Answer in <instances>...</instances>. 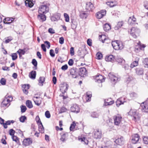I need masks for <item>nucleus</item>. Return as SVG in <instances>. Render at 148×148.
<instances>
[{
  "mask_svg": "<svg viewBox=\"0 0 148 148\" xmlns=\"http://www.w3.org/2000/svg\"><path fill=\"white\" fill-rule=\"evenodd\" d=\"M112 45L114 49L116 50L122 49L124 47L123 43L121 41L119 40L112 41Z\"/></svg>",
  "mask_w": 148,
  "mask_h": 148,
  "instance_id": "f257e3e1",
  "label": "nucleus"
},
{
  "mask_svg": "<svg viewBox=\"0 0 148 148\" xmlns=\"http://www.w3.org/2000/svg\"><path fill=\"white\" fill-rule=\"evenodd\" d=\"M130 113L131 116L133 117V119L135 121H137L140 120V115L137 112L136 110L131 109Z\"/></svg>",
  "mask_w": 148,
  "mask_h": 148,
  "instance_id": "f03ea898",
  "label": "nucleus"
},
{
  "mask_svg": "<svg viewBox=\"0 0 148 148\" xmlns=\"http://www.w3.org/2000/svg\"><path fill=\"white\" fill-rule=\"evenodd\" d=\"M12 99L13 98L11 96L6 95L5 98L1 103V105L6 106L8 105V106H9L10 105V102L12 101Z\"/></svg>",
  "mask_w": 148,
  "mask_h": 148,
  "instance_id": "7ed1b4c3",
  "label": "nucleus"
},
{
  "mask_svg": "<svg viewBox=\"0 0 148 148\" xmlns=\"http://www.w3.org/2000/svg\"><path fill=\"white\" fill-rule=\"evenodd\" d=\"M140 33V29L137 27H133L131 29V35L134 38L139 36Z\"/></svg>",
  "mask_w": 148,
  "mask_h": 148,
  "instance_id": "20e7f679",
  "label": "nucleus"
},
{
  "mask_svg": "<svg viewBox=\"0 0 148 148\" xmlns=\"http://www.w3.org/2000/svg\"><path fill=\"white\" fill-rule=\"evenodd\" d=\"M49 11V8L46 5H42L39 8L38 12L39 14H46Z\"/></svg>",
  "mask_w": 148,
  "mask_h": 148,
  "instance_id": "39448f33",
  "label": "nucleus"
},
{
  "mask_svg": "<svg viewBox=\"0 0 148 148\" xmlns=\"http://www.w3.org/2000/svg\"><path fill=\"white\" fill-rule=\"evenodd\" d=\"M122 117L119 114H117L113 117L114 124L115 125H118L121 121Z\"/></svg>",
  "mask_w": 148,
  "mask_h": 148,
  "instance_id": "423d86ee",
  "label": "nucleus"
},
{
  "mask_svg": "<svg viewBox=\"0 0 148 148\" xmlns=\"http://www.w3.org/2000/svg\"><path fill=\"white\" fill-rule=\"evenodd\" d=\"M141 109L143 112H148V103L147 102H144L142 103L140 105Z\"/></svg>",
  "mask_w": 148,
  "mask_h": 148,
  "instance_id": "0eeeda50",
  "label": "nucleus"
},
{
  "mask_svg": "<svg viewBox=\"0 0 148 148\" xmlns=\"http://www.w3.org/2000/svg\"><path fill=\"white\" fill-rule=\"evenodd\" d=\"M70 110L72 112L78 113L79 112V107L77 105L74 104L71 106Z\"/></svg>",
  "mask_w": 148,
  "mask_h": 148,
  "instance_id": "6e6552de",
  "label": "nucleus"
},
{
  "mask_svg": "<svg viewBox=\"0 0 148 148\" xmlns=\"http://www.w3.org/2000/svg\"><path fill=\"white\" fill-rule=\"evenodd\" d=\"M108 76L111 80L114 82H116L120 80V78L115 76L114 73H110L108 74Z\"/></svg>",
  "mask_w": 148,
  "mask_h": 148,
  "instance_id": "1a4fd4ad",
  "label": "nucleus"
},
{
  "mask_svg": "<svg viewBox=\"0 0 148 148\" xmlns=\"http://www.w3.org/2000/svg\"><path fill=\"white\" fill-rule=\"evenodd\" d=\"M95 81H97L99 83H101L104 82L105 78L104 77L100 74H97L95 76Z\"/></svg>",
  "mask_w": 148,
  "mask_h": 148,
  "instance_id": "9d476101",
  "label": "nucleus"
},
{
  "mask_svg": "<svg viewBox=\"0 0 148 148\" xmlns=\"http://www.w3.org/2000/svg\"><path fill=\"white\" fill-rule=\"evenodd\" d=\"M106 11L105 10H101L96 13V17L98 19H101L106 15Z\"/></svg>",
  "mask_w": 148,
  "mask_h": 148,
  "instance_id": "9b49d317",
  "label": "nucleus"
},
{
  "mask_svg": "<svg viewBox=\"0 0 148 148\" xmlns=\"http://www.w3.org/2000/svg\"><path fill=\"white\" fill-rule=\"evenodd\" d=\"M125 140L123 137L121 136L119 137L114 141L115 143L117 144L121 145L124 144Z\"/></svg>",
  "mask_w": 148,
  "mask_h": 148,
  "instance_id": "f8f14e48",
  "label": "nucleus"
},
{
  "mask_svg": "<svg viewBox=\"0 0 148 148\" xmlns=\"http://www.w3.org/2000/svg\"><path fill=\"white\" fill-rule=\"evenodd\" d=\"M101 131L96 130L94 132L93 136L96 139H99L101 138Z\"/></svg>",
  "mask_w": 148,
  "mask_h": 148,
  "instance_id": "ddd939ff",
  "label": "nucleus"
},
{
  "mask_svg": "<svg viewBox=\"0 0 148 148\" xmlns=\"http://www.w3.org/2000/svg\"><path fill=\"white\" fill-rule=\"evenodd\" d=\"M32 139L30 138H27L24 140L23 144L25 146H28L32 143Z\"/></svg>",
  "mask_w": 148,
  "mask_h": 148,
  "instance_id": "4468645a",
  "label": "nucleus"
},
{
  "mask_svg": "<svg viewBox=\"0 0 148 148\" xmlns=\"http://www.w3.org/2000/svg\"><path fill=\"white\" fill-rule=\"evenodd\" d=\"M125 98L124 97H121L118 99L116 102V105L117 107L119 106L120 105L123 104L125 102Z\"/></svg>",
  "mask_w": 148,
  "mask_h": 148,
  "instance_id": "2eb2a0df",
  "label": "nucleus"
},
{
  "mask_svg": "<svg viewBox=\"0 0 148 148\" xmlns=\"http://www.w3.org/2000/svg\"><path fill=\"white\" fill-rule=\"evenodd\" d=\"M70 73L73 78H76L78 75V72L77 71V69L74 68L71 69L70 70Z\"/></svg>",
  "mask_w": 148,
  "mask_h": 148,
  "instance_id": "dca6fc26",
  "label": "nucleus"
},
{
  "mask_svg": "<svg viewBox=\"0 0 148 148\" xmlns=\"http://www.w3.org/2000/svg\"><path fill=\"white\" fill-rule=\"evenodd\" d=\"M139 139V136L137 134H135L133 135L132 139V143L136 144L137 143Z\"/></svg>",
  "mask_w": 148,
  "mask_h": 148,
  "instance_id": "f3484780",
  "label": "nucleus"
},
{
  "mask_svg": "<svg viewBox=\"0 0 148 148\" xmlns=\"http://www.w3.org/2000/svg\"><path fill=\"white\" fill-rule=\"evenodd\" d=\"M86 9L89 11H92L94 9L93 4L90 2H87L86 4Z\"/></svg>",
  "mask_w": 148,
  "mask_h": 148,
  "instance_id": "a211bd4d",
  "label": "nucleus"
},
{
  "mask_svg": "<svg viewBox=\"0 0 148 148\" xmlns=\"http://www.w3.org/2000/svg\"><path fill=\"white\" fill-rule=\"evenodd\" d=\"M105 60L107 62H113L115 60L114 57L111 55L107 56L105 58Z\"/></svg>",
  "mask_w": 148,
  "mask_h": 148,
  "instance_id": "6ab92c4d",
  "label": "nucleus"
},
{
  "mask_svg": "<svg viewBox=\"0 0 148 148\" xmlns=\"http://www.w3.org/2000/svg\"><path fill=\"white\" fill-rule=\"evenodd\" d=\"M88 15V12H86L81 11L79 12V16L82 18H86Z\"/></svg>",
  "mask_w": 148,
  "mask_h": 148,
  "instance_id": "aec40b11",
  "label": "nucleus"
},
{
  "mask_svg": "<svg viewBox=\"0 0 148 148\" xmlns=\"http://www.w3.org/2000/svg\"><path fill=\"white\" fill-rule=\"evenodd\" d=\"M139 61V58H136V60L134 61L131 64L130 67L133 68L135 66L138 65V61Z\"/></svg>",
  "mask_w": 148,
  "mask_h": 148,
  "instance_id": "412c9836",
  "label": "nucleus"
},
{
  "mask_svg": "<svg viewBox=\"0 0 148 148\" xmlns=\"http://www.w3.org/2000/svg\"><path fill=\"white\" fill-rule=\"evenodd\" d=\"M32 1L33 0H26L25 1V5L30 8L32 7L34 5Z\"/></svg>",
  "mask_w": 148,
  "mask_h": 148,
  "instance_id": "4be33fe9",
  "label": "nucleus"
},
{
  "mask_svg": "<svg viewBox=\"0 0 148 148\" xmlns=\"http://www.w3.org/2000/svg\"><path fill=\"white\" fill-rule=\"evenodd\" d=\"M36 73L35 71H32L29 74V77L31 79H34L36 78Z\"/></svg>",
  "mask_w": 148,
  "mask_h": 148,
  "instance_id": "5701e85b",
  "label": "nucleus"
},
{
  "mask_svg": "<svg viewBox=\"0 0 148 148\" xmlns=\"http://www.w3.org/2000/svg\"><path fill=\"white\" fill-rule=\"evenodd\" d=\"M43 14H41L38 16V19L41 21H44L46 20V16Z\"/></svg>",
  "mask_w": 148,
  "mask_h": 148,
  "instance_id": "b1692460",
  "label": "nucleus"
},
{
  "mask_svg": "<svg viewBox=\"0 0 148 148\" xmlns=\"http://www.w3.org/2000/svg\"><path fill=\"white\" fill-rule=\"evenodd\" d=\"M116 60L119 63L121 64L123 66H124L125 61L124 60L121 58L117 57L116 59Z\"/></svg>",
  "mask_w": 148,
  "mask_h": 148,
  "instance_id": "393cba45",
  "label": "nucleus"
},
{
  "mask_svg": "<svg viewBox=\"0 0 148 148\" xmlns=\"http://www.w3.org/2000/svg\"><path fill=\"white\" fill-rule=\"evenodd\" d=\"M86 72V69L84 67L80 68L79 69V74L81 76H83L85 74Z\"/></svg>",
  "mask_w": 148,
  "mask_h": 148,
  "instance_id": "a878e982",
  "label": "nucleus"
},
{
  "mask_svg": "<svg viewBox=\"0 0 148 148\" xmlns=\"http://www.w3.org/2000/svg\"><path fill=\"white\" fill-rule=\"evenodd\" d=\"M114 103V101L111 99L105 100L104 105L105 106L110 105L113 104Z\"/></svg>",
  "mask_w": 148,
  "mask_h": 148,
  "instance_id": "bb28decb",
  "label": "nucleus"
},
{
  "mask_svg": "<svg viewBox=\"0 0 148 148\" xmlns=\"http://www.w3.org/2000/svg\"><path fill=\"white\" fill-rule=\"evenodd\" d=\"M106 4L110 7H112L116 5V2L115 1H109L106 2Z\"/></svg>",
  "mask_w": 148,
  "mask_h": 148,
  "instance_id": "cd10ccee",
  "label": "nucleus"
},
{
  "mask_svg": "<svg viewBox=\"0 0 148 148\" xmlns=\"http://www.w3.org/2000/svg\"><path fill=\"white\" fill-rule=\"evenodd\" d=\"M92 97V93L91 92L88 91L86 92V101H89L91 100V98Z\"/></svg>",
  "mask_w": 148,
  "mask_h": 148,
  "instance_id": "c85d7f7f",
  "label": "nucleus"
},
{
  "mask_svg": "<svg viewBox=\"0 0 148 148\" xmlns=\"http://www.w3.org/2000/svg\"><path fill=\"white\" fill-rule=\"evenodd\" d=\"M60 90L62 92V93L63 94L67 90V87L66 86H64L62 85L60 86Z\"/></svg>",
  "mask_w": 148,
  "mask_h": 148,
  "instance_id": "c756f323",
  "label": "nucleus"
},
{
  "mask_svg": "<svg viewBox=\"0 0 148 148\" xmlns=\"http://www.w3.org/2000/svg\"><path fill=\"white\" fill-rule=\"evenodd\" d=\"M103 29L106 32H107L111 29L110 25L108 23H106L104 25L103 27Z\"/></svg>",
  "mask_w": 148,
  "mask_h": 148,
  "instance_id": "7c9ffc66",
  "label": "nucleus"
},
{
  "mask_svg": "<svg viewBox=\"0 0 148 148\" xmlns=\"http://www.w3.org/2000/svg\"><path fill=\"white\" fill-rule=\"evenodd\" d=\"M68 133L66 132L64 133L61 135L60 140L61 141L64 142L66 140V138L68 137Z\"/></svg>",
  "mask_w": 148,
  "mask_h": 148,
  "instance_id": "2f4dec72",
  "label": "nucleus"
},
{
  "mask_svg": "<svg viewBox=\"0 0 148 148\" xmlns=\"http://www.w3.org/2000/svg\"><path fill=\"white\" fill-rule=\"evenodd\" d=\"M99 39L103 43L106 42V41L108 40L106 36L104 35H101L99 36Z\"/></svg>",
  "mask_w": 148,
  "mask_h": 148,
  "instance_id": "473e14b6",
  "label": "nucleus"
},
{
  "mask_svg": "<svg viewBox=\"0 0 148 148\" xmlns=\"http://www.w3.org/2000/svg\"><path fill=\"white\" fill-rule=\"evenodd\" d=\"M12 138L13 141L15 142L18 145H20V143L19 141V138L17 136H12Z\"/></svg>",
  "mask_w": 148,
  "mask_h": 148,
  "instance_id": "72a5a7b5",
  "label": "nucleus"
},
{
  "mask_svg": "<svg viewBox=\"0 0 148 148\" xmlns=\"http://www.w3.org/2000/svg\"><path fill=\"white\" fill-rule=\"evenodd\" d=\"M136 19L134 17V16L132 18L130 17L128 20V22L130 24H133L136 21Z\"/></svg>",
  "mask_w": 148,
  "mask_h": 148,
  "instance_id": "f704fd0d",
  "label": "nucleus"
},
{
  "mask_svg": "<svg viewBox=\"0 0 148 148\" xmlns=\"http://www.w3.org/2000/svg\"><path fill=\"white\" fill-rule=\"evenodd\" d=\"M14 121L13 120L8 121H6V122L4 124V127L5 129H6L8 127L7 125H10L11 123H13Z\"/></svg>",
  "mask_w": 148,
  "mask_h": 148,
  "instance_id": "c9c22d12",
  "label": "nucleus"
},
{
  "mask_svg": "<svg viewBox=\"0 0 148 148\" xmlns=\"http://www.w3.org/2000/svg\"><path fill=\"white\" fill-rule=\"evenodd\" d=\"M136 73L138 75H141L143 74V70L141 68H138L136 69Z\"/></svg>",
  "mask_w": 148,
  "mask_h": 148,
  "instance_id": "e433bc0d",
  "label": "nucleus"
},
{
  "mask_svg": "<svg viewBox=\"0 0 148 148\" xmlns=\"http://www.w3.org/2000/svg\"><path fill=\"white\" fill-rule=\"evenodd\" d=\"M26 106L29 108H31L33 107V105L31 101L28 100L26 101Z\"/></svg>",
  "mask_w": 148,
  "mask_h": 148,
  "instance_id": "4c0bfd02",
  "label": "nucleus"
},
{
  "mask_svg": "<svg viewBox=\"0 0 148 148\" xmlns=\"http://www.w3.org/2000/svg\"><path fill=\"white\" fill-rule=\"evenodd\" d=\"M123 23L122 21L119 22L117 25L114 27L115 30H117L120 28L123 25Z\"/></svg>",
  "mask_w": 148,
  "mask_h": 148,
  "instance_id": "58836bf2",
  "label": "nucleus"
},
{
  "mask_svg": "<svg viewBox=\"0 0 148 148\" xmlns=\"http://www.w3.org/2000/svg\"><path fill=\"white\" fill-rule=\"evenodd\" d=\"M3 22L4 23L6 24H10L11 23L10 18H7L4 19Z\"/></svg>",
  "mask_w": 148,
  "mask_h": 148,
  "instance_id": "ea45409f",
  "label": "nucleus"
},
{
  "mask_svg": "<svg viewBox=\"0 0 148 148\" xmlns=\"http://www.w3.org/2000/svg\"><path fill=\"white\" fill-rule=\"evenodd\" d=\"M79 140L81 142H84V144L87 145L88 143V140L85 137L83 138H79Z\"/></svg>",
  "mask_w": 148,
  "mask_h": 148,
  "instance_id": "a19ab883",
  "label": "nucleus"
},
{
  "mask_svg": "<svg viewBox=\"0 0 148 148\" xmlns=\"http://www.w3.org/2000/svg\"><path fill=\"white\" fill-rule=\"evenodd\" d=\"M19 121L22 123H24L27 120V117L25 116H21L19 118Z\"/></svg>",
  "mask_w": 148,
  "mask_h": 148,
  "instance_id": "79ce46f5",
  "label": "nucleus"
},
{
  "mask_svg": "<svg viewBox=\"0 0 148 148\" xmlns=\"http://www.w3.org/2000/svg\"><path fill=\"white\" fill-rule=\"evenodd\" d=\"M12 57V59L13 60H15L17 58V56L16 54V53H12L11 55Z\"/></svg>",
  "mask_w": 148,
  "mask_h": 148,
  "instance_id": "37998d69",
  "label": "nucleus"
},
{
  "mask_svg": "<svg viewBox=\"0 0 148 148\" xmlns=\"http://www.w3.org/2000/svg\"><path fill=\"white\" fill-rule=\"evenodd\" d=\"M13 38L11 36L8 37L6 38H5V42L6 43H8L10 41L13 40Z\"/></svg>",
  "mask_w": 148,
  "mask_h": 148,
  "instance_id": "c03bdc74",
  "label": "nucleus"
},
{
  "mask_svg": "<svg viewBox=\"0 0 148 148\" xmlns=\"http://www.w3.org/2000/svg\"><path fill=\"white\" fill-rule=\"evenodd\" d=\"M33 101H34L35 104L38 106L40 105L41 103V99L36 100L34 99V100Z\"/></svg>",
  "mask_w": 148,
  "mask_h": 148,
  "instance_id": "a18cd8bd",
  "label": "nucleus"
},
{
  "mask_svg": "<svg viewBox=\"0 0 148 148\" xmlns=\"http://www.w3.org/2000/svg\"><path fill=\"white\" fill-rule=\"evenodd\" d=\"M32 64L34 66L35 69H37V62L35 59H33L32 60Z\"/></svg>",
  "mask_w": 148,
  "mask_h": 148,
  "instance_id": "49530a36",
  "label": "nucleus"
},
{
  "mask_svg": "<svg viewBox=\"0 0 148 148\" xmlns=\"http://www.w3.org/2000/svg\"><path fill=\"white\" fill-rule=\"evenodd\" d=\"M99 116V114L96 112H93L91 114V116L94 118H97Z\"/></svg>",
  "mask_w": 148,
  "mask_h": 148,
  "instance_id": "de8ad7c7",
  "label": "nucleus"
},
{
  "mask_svg": "<svg viewBox=\"0 0 148 148\" xmlns=\"http://www.w3.org/2000/svg\"><path fill=\"white\" fill-rule=\"evenodd\" d=\"M45 78L43 77H40L39 79V82L40 83L42 84L41 86L43 85L42 83H43L45 81Z\"/></svg>",
  "mask_w": 148,
  "mask_h": 148,
  "instance_id": "09e8293b",
  "label": "nucleus"
},
{
  "mask_svg": "<svg viewBox=\"0 0 148 148\" xmlns=\"http://www.w3.org/2000/svg\"><path fill=\"white\" fill-rule=\"evenodd\" d=\"M143 140L144 143L146 144H148V137L143 136Z\"/></svg>",
  "mask_w": 148,
  "mask_h": 148,
  "instance_id": "8fccbe9b",
  "label": "nucleus"
},
{
  "mask_svg": "<svg viewBox=\"0 0 148 148\" xmlns=\"http://www.w3.org/2000/svg\"><path fill=\"white\" fill-rule=\"evenodd\" d=\"M36 120L37 122V123L38 124H39V125H42V123L41 122L39 117L38 116H36Z\"/></svg>",
  "mask_w": 148,
  "mask_h": 148,
  "instance_id": "3c124183",
  "label": "nucleus"
},
{
  "mask_svg": "<svg viewBox=\"0 0 148 148\" xmlns=\"http://www.w3.org/2000/svg\"><path fill=\"white\" fill-rule=\"evenodd\" d=\"M64 16L65 18V21L66 22H68L69 20V15L66 13L64 14Z\"/></svg>",
  "mask_w": 148,
  "mask_h": 148,
  "instance_id": "603ef678",
  "label": "nucleus"
},
{
  "mask_svg": "<svg viewBox=\"0 0 148 148\" xmlns=\"http://www.w3.org/2000/svg\"><path fill=\"white\" fill-rule=\"evenodd\" d=\"M96 57L97 59H101L103 57V55L102 53H97L96 54Z\"/></svg>",
  "mask_w": 148,
  "mask_h": 148,
  "instance_id": "864d4df0",
  "label": "nucleus"
},
{
  "mask_svg": "<svg viewBox=\"0 0 148 148\" xmlns=\"http://www.w3.org/2000/svg\"><path fill=\"white\" fill-rule=\"evenodd\" d=\"M16 53H18V54H20L21 55H24L25 53V51L24 49H19L17 51Z\"/></svg>",
  "mask_w": 148,
  "mask_h": 148,
  "instance_id": "5fc2aeb1",
  "label": "nucleus"
},
{
  "mask_svg": "<svg viewBox=\"0 0 148 148\" xmlns=\"http://www.w3.org/2000/svg\"><path fill=\"white\" fill-rule=\"evenodd\" d=\"M76 124L73 122L71 125L70 127V130L71 131H73L74 129L75 128Z\"/></svg>",
  "mask_w": 148,
  "mask_h": 148,
  "instance_id": "6e6d98bb",
  "label": "nucleus"
},
{
  "mask_svg": "<svg viewBox=\"0 0 148 148\" xmlns=\"http://www.w3.org/2000/svg\"><path fill=\"white\" fill-rule=\"evenodd\" d=\"M40 125L41 126L39 127V130L40 133H44V128L42 124V125Z\"/></svg>",
  "mask_w": 148,
  "mask_h": 148,
  "instance_id": "4d7b16f0",
  "label": "nucleus"
},
{
  "mask_svg": "<svg viewBox=\"0 0 148 148\" xmlns=\"http://www.w3.org/2000/svg\"><path fill=\"white\" fill-rule=\"evenodd\" d=\"M21 112L22 113L24 112H25L27 110V108L25 106H21Z\"/></svg>",
  "mask_w": 148,
  "mask_h": 148,
  "instance_id": "13d9d810",
  "label": "nucleus"
},
{
  "mask_svg": "<svg viewBox=\"0 0 148 148\" xmlns=\"http://www.w3.org/2000/svg\"><path fill=\"white\" fill-rule=\"evenodd\" d=\"M9 134L10 135L12 136H14V133H15V132L13 129H11L10 130H9Z\"/></svg>",
  "mask_w": 148,
  "mask_h": 148,
  "instance_id": "bf43d9fd",
  "label": "nucleus"
},
{
  "mask_svg": "<svg viewBox=\"0 0 148 148\" xmlns=\"http://www.w3.org/2000/svg\"><path fill=\"white\" fill-rule=\"evenodd\" d=\"M143 63H144V64L145 65H146L148 67V58H145L143 60Z\"/></svg>",
  "mask_w": 148,
  "mask_h": 148,
  "instance_id": "052dcab7",
  "label": "nucleus"
},
{
  "mask_svg": "<svg viewBox=\"0 0 148 148\" xmlns=\"http://www.w3.org/2000/svg\"><path fill=\"white\" fill-rule=\"evenodd\" d=\"M45 116L47 118H49L51 116L50 114L49 111H46L45 114Z\"/></svg>",
  "mask_w": 148,
  "mask_h": 148,
  "instance_id": "680f3d73",
  "label": "nucleus"
},
{
  "mask_svg": "<svg viewBox=\"0 0 148 148\" xmlns=\"http://www.w3.org/2000/svg\"><path fill=\"white\" fill-rule=\"evenodd\" d=\"M143 6L146 9L148 10V1H144Z\"/></svg>",
  "mask_w": 148,
  "mask_h": 148,
  "instance_id": "e2e57ef3",
  "label": "nucleus"
},
{
  "mask_svg": "<svg viewBox=\"0 0 148 148\" xmlns=\"http://www.w3.org/2000/svg\"><path fill=\"white\" fill-rule=\"evenodd\" d=\"M54 52V51L53 50L51 49L50 50L49 53L51 56L52 57H54L55 56V54Z\"/></svg>",
  "mask_w": 148,
  "mask_h": 148,
  "instance_id": "0e129e2a",
  "label": "nucleus"
},
{
  "mask_svg": "<svg viewBox=\"0 0 148 148\" xmlns=\"http://www.w3.org/2000/svg\"><path fill=\"white\" fill-rule=\"evenodd\" d=\"M74 63V61L72 59H70L68 62V64L69 66H72Z\"/></svg>",
  "mask_w": 148,
  "mask_h": 148,
  "instance_id": "69168bd1",
  "label": "nucleus"
},
{
  "mask_svg": "<svg viewBox=\"0 0 148 148\" xmlns=\"http://www.w3.org/2000/svg\"><path fill=\"white\" fill-rule=\"evenodd\" d=\"M22 87L23 89H28L29 88V84H24Z\"/></svg>",
  "mask_w": 148,
  "mask_h": 148,
  "instance_id": "338daca9",
  "label": "nucleus"
},
{
  "mask_svg": "<svg viewBox=\"0 0 148 148\" xmlns=\"http://www.w3.org/2000/svg\"><path fill=\"white\" fill-rule=\"evenodd\" d=\"M0 83L2 85H5L6 84V80L3 78H2L0 80Z\"/></svg>",
  "mask_w": 148,
  "mask_h": 148,
  "instance_id": "774afa93",
  "label": "nucleus"
}]
</instances>
